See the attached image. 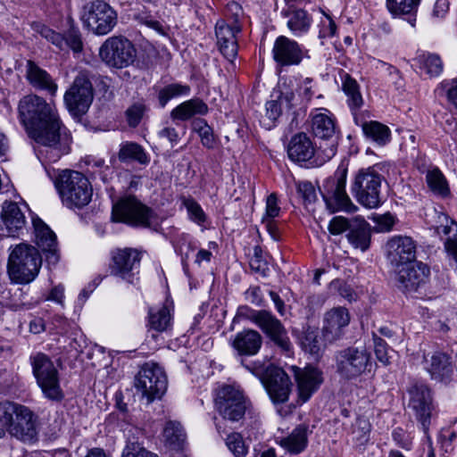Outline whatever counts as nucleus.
<instances>
[{
  "mask_svg": "<svg viewBox=\"0 0 457 457\" xmlns=\"http://www.w3.org/2000/svg\"><path fill=\"white\" fill-rule=\"evenodd\" d=\"M21 123L37 144L53 145L62 129L57 111L46 99L35 94L23 96L18 104Z\"/></svg>",
  "mask_w": 457,
  "mask_h": 457,
  "instance_id": "f257e3e1",
  "label": "nucleus"
},
{
  "mask_svg": "<svg viewBox=\"0 0 457 457\" xmlns=\"http://www.w3.org/2000/svg\"><path fill=\"white\" fill-rule=\"evenodd\" d=\"M348 173V161L342 160L333 176L328 177L320 187L316 182L326 207L331 212H345L353 213L358 207L353 203L346 193V178Z\"/></svg>",
  "mask_w": 457,
  "mask_h": 457,
  "instance_id": "f03ea898",
  "label": "nucleus"
},
{
  "mask_svg": "<svg viewBox=\"0 0 457 457\" xmlns=\"http://www.w3.org/2000/svg\"><path fill=\"white\" fill-rule=\"evenodd\" d=\"M29 364L43 397L53 403H61L65 394L61 386L59 370L52 358L37 352L29 356Z\"/></svg>",
  "mask_w": 457,
  "mask_h": 457,
  "instance_id": "7ed1b4c3",
  "label": "nucleus"
},
{
  "mask_svg": "<svg viewBox=\"0 0 457 457\" xmlns=\"http://www.w3.org/2000/svg\"><path fill=\"white\" fill-rule=\"evenodd\" d=\"M42 257L38 250L29 244H19L12 250L7 264L10 278L18 284L33 281L41 268Z\"/></svg>",
  "mask_w": 457,
  "mask_h": 457,
  "instance_id": "20e7f679",
  "label": "nucleus"
},
{
  "mask_svg": "<svg viewBox=\"0 0 457 457\" xmlns=\"http://www.w3.org/2000/svg\"><path fill=\"white\" fill-rule=\"evenodd\" d=\"M380 164L360 169L351 184V192L356 201L369 209H376L382 203L381 184L384 179L380 174Z\"/></svg>",
  "mask_w": 457,
  "mask_h": 457,
  "instance_id": "39448f33",
  "label": "nucleus"
},
{
  "mask_svg": "<svg viewBox=\"0 0 457 457\" xmlns=\"http://www.w3.org/2000/svg\"><path fill=\"white\" fill-rule=\"evenodd\" d=\"M62 204L68 208H82L92 197V187L88 179L79 171L62 170L54 181Z\"/></svg>",
  "mask_w": 457,
  "mask_h": 457,
  "instance_id": "423d86ee",
  "label": "nucleus"
},
{
  "mask_svg": "<svg viewBox=\"0 0 457 457\" xmlns=\"http://www.w3.org/2000/svg\"><path fill=\"white\" fill-rule=\"evenodd\" d=\"M407 394L408 408L412 411L420 428L428 436L436 411L433 392L426 383L416 381L407 388Z\"/></svg>",
  "mask_w": 457,
  "mask_h": 457,
  "instance_id": "0eeeda50",
  "label": "nucleus"
},
{
  "mask_svg": "<svg viewBox=\"0 0 457 457\" xmlns=\"http://www.w3.org/2000/svg\"><path fill=\"white\" fill-rule=\"evenodd\" d=\"M328 230L333 235L346 233L348 242L362 252L367 251L371 242V227L361 216L345 218L334 217L328 224Z\"/></svg>",
  "mask_w": 457,
  "mask_h": 457,
  "instance_id": "6e6552de",
  "label": "nucleus"
},
{
  "mask_svg": "<svg viewBox=\"0 0 457 457\" xmlns=\"http://www.w3.org/2000/svg\"><path fill=\"white\" fill-rule=\"evenodd\" d=\"M337 372L345 379H353L370 370L372 359L365 346H348L335 353Z\"/></svg>",
  "mask_w": 457,
  "mask_h": 457,
  "instance_id": "1a4fd4ad",
  "label": "nucleus"
},
{
  "mask_svg": "<svg viewBox=\"0 0 457 457\" xmlns=\"http://www.w3.org/2000/svg\"><path fill=\"white\" fill-rule=\"evenodd\" d=\"M214 403L219 414L232 423L240 422L251 405L242 391L228 385L217 390Z\"/></svg>",
  "mask_w": 457,
  "mask_h": 457,
  "instance_id": "9d476101",
  "label": "nucleus"
},
{
  "mask_svg": "<svg viewBox=\"0 0 457 457\" xmlns=\"http://www.w3.org/2000/svg\"><path fill=\"white\" fill-rule=\"evenodd\" d=\"M81 20L94 34L104 36L116 26L118 15L109 4L96 0L84 6Z\"/></svg>",
  "mask_w": 457,
  "mask_h": 457,
  "instance_id": "9b49d317",
  "label": "nucleus"
},
{
  "mask_svg": "<svg viewBox=\"0 0 457 457\" xmlns=\"http://www.w3.org/2000/svg\"><path fill=\"white\" fill-rule=\"evenodd\" d=\"M154 216L153 210L134 195L123 197L112 206V220L114 221L149 228Z\"/></svg>",
  "mask_w": 457,
  "mask_h": 457,
  "instance_id": "f8f14e48",
  "label": "nucleus"
},
{
  "mask_svg": "<svg viewBox=\"0 0 457 457\" xmlns=\"http://www.w3.org/2000/svg\"><path fill=\"white\" fill-rule=\"evenodd\" d=\"M137 391L148 403L162 396L167 389V378L162 367L154 362L145 363L135 378Z\"/></svg>",
  "mask_w": 457,
  "mask_h": 457,
  "instance_id": "ddd939ff",
  "label": "nucleus"
},
{
  "mask_svg": "<svg viewBox=\"0 0 457 457\" xmlns=\"http://www.w3.org/2000/svg\"><path fill=\"white\" fill-rule=\"evenodd\" d=\"M99 54L107 65L121 69L135 62L137 50L127 37L114 36L104 41L100 47Z\"/></svg>",
  "mask_w": 457,
  "mask_h": 457,
  "instance_id": "4468645a",
  "label": "nucleus"
},
{
  "mask_svg": "<svg viewBox=\"0 0 457 457\" xmlns=\"http://www.w3.org/2000/svg\"><path fill=\"white\" fill-rule=\"evenodd\" d=\"M94 99L93 85L86 73L80 72L65 92L64 104L73 116L85 114Z\"/></svg>",
  "mask_w": 457,
  "mask_h": 457,
  "instance_id": "2eb2a0df",
  "label": "nucleus"
},
{
  "mask_svg": "<svg viewBox=\"0 0 457 457\" xmlns=\"http://www.w3.org/2000/svg\"><path fill=\"white\" fill-rule=\"evenodd\" d=\"M246 318L254 323L283 352L291 351L287 332L279 320L266 310H249Z\"/></svg>",
  "mask_w": 457,
  "mask_h": 457,
  "instance_id": "dca6fc26",
  "label": "nucleus"
},
{
  "mask_svg": "<svg viewBox=\"0 0 457 457\" xmlns=\"http://www.w3.org/2000/svg\"><path fill=\"white\" fill-rule=\"evenodd\" d=\"M251 370L256 376H262V382L274 403H283L288 400L292 383L283 369L270 365L264 370Z\"/></svg>",
  "mask_w": 457,
  "mask_h": 457,
  "instance_id": "f3484780",
  "label": "nucleus"
},
{
  "mask_svg": "<svg viewBox=\"0 0 457 457\" xmlns=\"http://www.w3.org/2000/svg\"><path fill=\"white\" fill-rule=\"evenodd\" d=\"M141 253L136 249H118L112 253L110 264L111 274L120 278L129 284L138 282Z\"/></svg>",
  "mask_w": 457,
  "mask_h": 457,
  "instance_id": "a211bd4d",
  "label": "nucleus"
},
{
  "mask_svg": "<svg viewBox=\"0 0 457 457\" xmlns=\"http://www.w3.org/2000/svg\"><path fill=\"white\" fill-rule=\"evenodd\" d=\"M422 364L431 380L443 384H448L453 380L456 366L448 353L436 350L424 353Z\"/></svg>",
  "mask_w": 457,
  "mask_h": 457,
  "instance_id": "6ab92c4d",
  "label": "nucleus"
},
{
  "mask_svg": "<svg viewBox=\"0 0 457 457\" xmlns=\"http://www.w3.org/2000/svg\"><path fill=\"white\" fill-rule=\"evenodd\" d=\"M8 433L23 443L35 444L38 441V416L28 406L22 405Z\"/></svg>",
  "mask_w": 457,
  "mask_h": 457,
  "instance_id": "aec40b11",
  "label": "nucleus"
},
{
  "mask_svg": "<svg viewBox=\"0 0 457 457\" xmlns=\"http://www.w3.org/2000/svg\"><path fill=\"white\" fill-rule=\"evenodd\" d=\"M33 241L45 255L49 265H55L59 261V248L55 233L40 218L33 217Z\"/></svg>",
  "mask_w": 457,
  "mask_h": 457,
  "instance_id": "412c9836",
  "label": "nucleus"
},
{
  "mask_svg": "<svg viewBox=\"0 0 457 457\" xmlns=\"http://www.w3.org/2000/svg\"><path fill=\"white\" fill-rule=\"evenodd\" d=\"M397 269V280L399 287L405 294L415 293L428 280L429 267L421 262H414L411 264L401 266Z\"/></svg>",
  "mask_w": 457,
  "mask_h": 457,
  "instance_id": "4be33fe9",
  "label": "nucleus"
},
{
  "mask_svg": "<svg viewBox=\"0 0 457 457\" xmlns=\"http://www.w3.org/2000/svg\"><path fill=\"white\" fill-rule=\"evenodd\" d=\"M387 258L395 268L416 261V243L410 237L395 236L386 243Z\"/></svg>",
  "mask_w": 457,
  "mask_h": 457,
  "instance_id": "5701e85b",
  "label": "nucleus"
},
{
  "mask_svg": "<svg viewBox=\"0 0 457 457\" xmlns=\"http://www.w3.org/2000/svg\"><path fill=\"white\" fill-rule=\"evenodd\" d=\"M240 31L241 28L238 25H228L222 20L218 21L215 26L218 49L224 58L230 62H233L237 56V35Z\"/></svg>",
  "mask_w": 457,
  "mask_h": 457,
  "instance_id": "b1692460",
  "label": "nucleus"
},
{
  "mask_svg": "<svg viewBox=\"0 0 457 457\" xmlns=\"http://www.w3.org/2000/svg\"><path fill=\"white\" fill-rule=\"evenodd\" d=\"M350 315L347 309L337 307L328 312L324 318L322 339L326 344H332L339 339L342 329L349 324Z\"/></svg>",
  "mask_w": 457,
  "mask_h": 457,
  "instance_id": "393cba45",
  "label": "nucleus"
},
{
  "mask_svg": "<svg viewBox=\"0 0 457 457\" xmlns=\"http://www.w3.org/2000/svg\"><path fill=\"white\" fill-rule=\"evenodd\" d=\"M288 157L302 167L312 168L314 161V147L312 142L305 133L295 135L287 145Z\"/></svg>",
  "mask_w": 457,
  "mask_h": 457,
  "instance_id": "a878e982",
  "label": "nucleus"
},
{
  "mask_svg": "<svg viewBox=\"0 0 457 457\" xmlns=\"http://www.w3.org/2000/svg\"><path fill=\"white\" fill-rule=\"evenodd\" d=\"M272 54L274 61L281 66L298 64L302 60V52L297 43L285 36L276 39Z\"/></svg>",
  "mask_w": 457,
  "mask_h": 457,
  "instance_id": "bb28decb",
  "label": "nucleus"
},
{
  "mask_svg": "<svg viewBox=\"0 0 457 457\" xmlns=\"http://www.w3.org/2000/svg\"><path fill=\"white\" fill-rule=\"evenodd\" d=\"M337 76L341 82V89L346 96V104L351 112L360 111L364 104L361 87L348 72L340 69Z\"/></svg>",
  "mask_w": 457,
  "mask_h": 457,
  "instance_id": "cd10ccee",
  "label": "nucleus"
},
{
  "mask_svg": "<svg viewBox=\"0 0 457 457\" xmlns=\"http://www.w3.org/2000/svg\"><path fill=\"white\" fill-rule=\"evenodd\" d=\"M26 78L35 88L47 91L51 96H55L57 84L46 71L41 69L31 60L27 61Z\"/></svg>",
  "mask_w": 457,
  "mask_h": 457,
  "instance_id": "c85d7f7f",
  "label": "nucleus"
},
{
  "mask_svg": "<svg viewBox=\"0 0 457 457\" xmlns=\"http://www.w3.org/2000/svg\"><path fill=\"white\" fill-rule=\"evenodd\" d=\"M420 2L421 0H386V7L393 18L403 19L415 28Z\"/></svg>",
  "mask_w": 457,
  "mask_h": 457,
  "instance_id": "c756f323",
  "label": "nucleus"
},
{
  "mask_svg": "<svg viewBox=\"0 0 457 457\" xmlns=\"http://www.w3.org/2000/svg\"><path fill=\"white\" fill-rule=\"evenodd\" d=\"M297 384L299 403H306L314 391V366L307 364L303 369L291 366Z\"/></svg>",
  "mask_w": 457,
  "mask_h": 457,
  "instance_id": "7c9ffc66",
  "label": "nucleus"
},
{
  "mask_svg": "<svg viewBox=\"0 0 457 457\" xmlns=\"http://www.w3.org/2000/svg\"><path fill=\"white\" fill-rule=\"evenodd\" d=\"M262 345V337L253 329H245L238 332L233 342L232 346L240 355H254Z\"/></svg>",
  "mask_w": 457,
  "mask_h": 457,
  "instance_id": "2f4dec72",
  "label": "nucleus"
},
{
  "mask_svg": "<svg viewBox=\"0 0 457 457\" xmlns=\"http://www.w3.org/2000/svg\"><path fill=\"white\" fill-rule=\"evenodd\" d=\"M1 218L7 229L9 237H15L26 223L25 216L14 202H4Z\"/></svg>",
  "mask_w": 457,
  "mask_h": 457,
  "instance_id": "473e14b6",
  "label": "nucleus"
},
{
  "mask_svg": "<svg viewBox=\"0 0 457 457\" xmlns=\"http://www.w3.org/2000/svg\"><path fill=\"white\" fill-rule=\"evenodd\" d=\"M440 224L435 227V233L444 241L447 253L457 248V222L445 213L438 215Z\"/></svg>",
  "mask_w": 457,
  "mask_h": 457,
  "instance_id": "72a5a7b5",
  "label": "nucleus"
},
{
  "mask_svg": "<svg viewBox=\"0 0 457 457\" xmlns=\"http://www.w3.org/2000/svg\"><path fill=\"white\" fill-rule=\"evenodd\" d=\"M208 112L207 104L200 98H192L179 104L170 112L173 120H187L195 115H204Z\"/></svg>",
  "mask_w": 457,
  "mask_h": 457,
  "instance_id": "f704fd0d",
  "label": "nucleus"
},
{
  "mask_svg": "<svg viewBox=\"0 0 457 457\" xmlns=\"http://www.w3.org/2000/svg\"><path fill=\"white\" fill-rule=\"evenodd\" d=\"M361 130L367 140L380 147L386 145L392 138L388 126L378 120L362 123Z\"/></svg>",
  "mask_w": 457,
  "mask_h": 457,
  "instance_id": "c9c22d12",
  "label": "nucleus"
},
{
  "mask_svg": "<svg viewBox=\"0 0 457 457\" xmlns=\"http://www.w3.org/2000/svg\"><path fill=\"white\" fill-rule=\"evenodd\" d=\"M337 145V135L318 137L316 139V167L323 165L335 156Z\"/></svg>",
  "mask_w": 457,
  "mask_h": 457,
  "instance_id": "e433bc0d",
  "label": "nucleus"
},
{
  "mask_svg": "<svg viewBox=\"0 0 457 457\" xmlns=\"http://www.w3.org/2000/svg\"><path fill=\"white\" fill-rule=\"evenodd\" d=\"M148 325L151 329L165 332L172 326L171 314L167 306L150 308L148 311Z\"/></svg>",
  "mask_w": 457,
  "mask_h": 457,
  "instance_id": "4c0bfd02",
  "label": "nucleus"
},
{
  "mask_svg": "<svg viewBox=\"0 0 457 457\" xmlns=\"http://www.w3.org/2000/svg\"><path fill=\"white\" fill-rule=\"evenodd\" d=\"M426 181L428 187L435 195L443 198L450 195L451 191L446 178L438 168L428 170Z\"/></svg>",
  "mask_w": 457,
  "mask_h": 457,
  "instance_id": "58836bf2",
  "label": "nucleus"
},
{
  "mask_svg": "<svg viewBox=\"0 0 457 457\" xmlns=\"http://www.w3.org/2000/svg\"><path fill=\"white\" fill-rule=\"evenodd\" d=\"M307 436L304 428H296L287 436L279 440V445L288 453L296 454L301 453L306 446Z\"/></svg>",
  "mask_w": 457,
  "mask_h": 457,
  "instance_id": "ea45409f",
  "label": "nucleus"
},
{
  "mask_svg": "<svg viewBox=\"0 0 457 457\" xmlns=\"http://www.w3.org/2000/svg\"><path fill=\"white\" fill-rule=\"evenodd\" d=\"M326 135H337L335 117L328 109L316 108V139Z\"/></svg>",
  "mask_w": 457,
  "mask_h": 457,
  "instance_id": "a19ab883",
  "label": "nucleus"
},
{
  "mask_svg": "<svg viewBox=\"0 0 457 457\" xmlns=\"http://www.w3.org/2000/svg\"><path fill=\"white\" fill-rule=\"evenodd\" d=\"M163 437L171 449L179 450L186 440V434L180 423L169 421L164 427Z\"/></svg>",
  "mask_w": 457,
  "mask_h": 457,
  "instance_id": "79ce46f5",
  "label": "nucleus"
},
{
  "mask_svg": "<svg viewBox=\"0 0 457 457\" xmlns=\"http://www.w3.org/2000/svg\"><path fill=\"white\" fill-rule=\"evenodd\" d=\"M119 159L120 162L136 161L141 164H147L149 158L141 145L136 143H126L120 146L119 151Z\"/></svg>",
  "mask_w": 457,
  "mask_h": 457,
  "instance_id": "37998d69",
  "label": "nucleus"
},
{
  "mask_svg": "<svg viewBox=\"0 0 457 457\" xmlns=\"http://www.w3.org/2000/svg\"><path fill=\"white\" fill-rule=\"evenodd\" d=\"M297 197L309 213L314 212V186L308 180L295 181Z\"/></svg>",
  "mask_w": 457,
  "mask_h": 457,
  "instance_id": "c03bdc74",
  "label": "nucleus"
},
{
  "mask_svg": "<svg viewBox=\"0 0 457 457\" xmlns=\"http://www.w3.org/2000/svg\"><path fill=\"white\" fill-rule=\"evenodd\" d=\"M190 87L180 83L169 84L160 89L158 93V101L162 108L165 107L171 99L187 96L190 93Z\"/></svg>",
  "mask_w": 457,
  "mask_h": 457,
  "instance_id": "a18cd8bd",
  "label": "nucleus"
},
{
  "mask_svg": "<svg viewBox=\"0 0 457 457\" xmlns=\"http://www.w3.org/2000/svg\"><path fill=\"white\" fill-rule=\"evenodd\" d=\"M22 404L10 401L0 402V427L8 432Z\"/></svg>",
  "mask_w": 457,
  "mask_h": 457,
  "instance_id": "49530a36",
  "label": "nucleus"
},
{
  "mask_svg": "<svg viewBox=\"0 0 457 457\" xmlns=\"http://www.w3.org/2000/svg\"><path fill=\"white\" fill-rule=\"evenodd\" d=\"M311 23L312 18L307 15L306 12L297 9L291 13L287 26L295 34H301L310 29Z\"/></svg>",
  "mask_w": 457,
  "mask_h": 457,
  "instance_id": "de8ad7c7",
  "label": "nucleus"
},
{
  "mask_svg": "<svg viewBox=\"0 0 457 457\" xmlns=\"http://www.w3.org/2000/svg\"><path fill=\"white\" fill-rule=\"evenodd\" d=\"M271 97L266 103V116L270 120L275 121L282 113V105L284 104L288 105L290 98L282 93H277L276 96L272 95Z\"/></svg>",
  "mask_w": 457,
  "mask_h": 457,
  "instance_id": "09e8293b",
  "label": "nucleus"
},
{
  "mask_svg": "<svg viewBox=\"0 0 457 457\" xmlns=\"http://www.w3.org/2000/svg\"><path fill=\"white\" fill-rule=\"evenodd\" d=\"M180 201L187 209L188 217L192 221L198 225H202L205 222L206 214L201 205L193 197L181 196Z\"/></svg>",
  "mask_w": 457,
  "mask_h": 457,
  "instance_id": "8fccbe9b",
  "label": "nucleus"
},
{
  "mask_svg": "<svg viewBox=\"0 0 457 457\" xmlns=\"http://www.w3.org/2000/svg\"><path fill=\"white\" fill-rule=\"evenodd\" d=\"M371 425L366 419H358L353 428V440L356 445L363 446L370 441Z\"/></svg>",
  "mask_w": 457,
  "mask_h": 457,
  "instance_id": "3c124183",
  "label": "nucleus"
},
{
  "mask_svg": "<svg viewBox=\"0 0 457 457\" xmlns=\"http://www.w3.org/2000/svg\"><path fill=\"white\" fill-rule=\"evenodd\" d=\"M422 69L429 77H437L443 72V62L438 54H428L421 58Z\"/></svg>",
  "mask_w": 457,
  "mask_h": 457,
  "instance_id": "603ef678",
  "label": "nucleus"
},
{
  "mask_svg": "<svg viewBox=\"0 0 457 457\" xmlns=\"http://www.w3.org/2000/svg\"><path fill=\"white\" fill-rule=\"evenodd\" d=\"M249 265L251 270L262 278L269 275L270 268L268 262L262 257V251L260 246H255L253 255L250 259Z\"/></svg>",
  "mask_w": 457,
  "mask_h": 457,
  "instance_id": "864d4df0",
  "label": "nucleus"
},
{
  "mask_svg": "<svg viewBox=\"0 0 457 457\" xmlns=\"http://www.w3.org/2000/svg\"><path fill=\"white\" fill-rule=\"evenodd\" d=\"M226 445L235 457H245L247 448L239 433H231L226 439Z\"/></svg>",
  "mask_w": 457,
  "mask_h": 457,
  "instance_id": "5fc2aeb1",
  "label": "nucleus"
},
{
  "mask_svg": "<svg viewBox=\"0 0 457 457\" xmlns=\"http://www.w3.org/2000/svg\"><path fill=\"white\" fill-rule=\"evenodd\" d=\"M373 343H374V352L376 358L379 362L383 365L387 366L391 363L390 356L388 354V351L391 350L386 342L379 337L378 335L373 333L372 336Z\"/></svg>",
  "mask_w": 457,
  "mask_h": 457,
  "instance_id": "6e6d98bb",
  "label": "nucleus"
},
{
  "mask_svg": "<svg viewBox=\"0 0 457 457\" xmlns=\"http://www.w3.org/2000/svg\"><path fill=\"white\" fill-rule=\"evenodd\" d=\"M121 457H158V455L146 450L138 442L128 441Z\"/></svg>",
  "mask_w": 457,
  "mask_h": 457,
  "instance_id": "4d7b16f0",
  "label": "nucleus"
},
{
  "mask_svg": "<svg viewBox=\"0 0 457 457\" xmlns=\"http://www.w3.org/2000/svg\"><path fill=\"white\" fill-rule=\"evenodd\" d=\"M37 31L46 40L51 42L53 45H54L56 47H58L60 50L65 49V42H64V36L55 32L52 29L45 26V25H38Z\"/></svg>",
  "mask_w": 457,
  "mask_h": 457,
  "instance_id": "13d9d810",
  "label": "nucleus"
},
{
  "mask_svg": "<svg viewBox=\"0 0 457 457\" xmlns=\"http://www.w3.org/2000/svg\"><path fill=\"white\" fill-rule=\"evenodd\" d=\"M320 12L324 15V18L320 21L319 24V37H331L336 33L337 25L335 21L332 20L331 16L328 13L325 12V11L322 8H320Z\"/></svg>",
  "mask_w": 457,
  "mask_h": 457,
  "instance_id": "bf43d9fd",
  "label": "nucleus"
},
{
  "mask_svg": "<svg viewBox=\"0 0 457 457\" xmlns=\"http://www.w3.org/2000/svg\"><path fill=\"white\" fill-rule=\"evenodd\" d=\"M65 49L70 48L74 53H79L83 49V43L79 30L71 28L64 36Z\"/></svg>",
  "mask_w": 457,
  "mask_h": 457,
  "instance_id": "052dcab7",
  "label": "nucleus"
},
{
  "mask_svg": "<svg viewBox=\"0 0 457 457\" xmlns=\"http://www.w3.org/2000/svg\"><path fill=\"white\" fill-rule=\"evenodd\" d=\"M62 140V129L60 130V137L56 143L53 145L41 144L43 146L47 147L46 150V156L48 162H54L58 161L61 156L66 153H68L67 147L62 145L61 143Z\"/></svg>",
  "mask_w": 457,
  "mask_h": 457,
  "instance_id": "680f3d73",
  "label": "nucleus"
},
{
  "mask_svg": "<svg viewBox=\"0 0 457 457\" xmlns=\"http://www.w3.org/2000/svg\"><path fill=\"white\" fill-rule=\"evenodd\" d=\"M392 439L398 447L403 450H411L412 445V437L410 433L403 428L396 427L393 429Z\"/></svg>",
  "mask_w": 457,
  "mask_h": 457,
  "instance_id": "e2e57ef3",
  "label": "nucleus"
},
{
  "mask_svg": "<svg viewBox=\"0 0 457 457\" xmlns=\"http://www.w3.org/2000/svg\"><path fill=\"white\" fill-rule=\"evenodd\" d=\"M83 161L87 167L99 170V176L101 179L104 183L107 182V172L111 171V169L108 165H105V161L104 159L87 155Z\"/></svg>",
  "mask_w": 457,
  "mask_h": 457,
  "instance_id": "0e129e2a",
  "label": "nucleus"
},
{
  "mask_svg": "<svg viewBox=\"0 0 457 457\" xmlns=\"http://www.w3.org/2000/svg\"><path fill=\"white\" fill-rule=\"evenodd\" d=\"M440 86L445 90L447 102L457 112V77L452 79H444Z\"/></svg>",
  "mask_w": 457,
  "mask_h": 457,
  "instance_id": "69168bd1",
  "label": "nucleus"
},
{
  "mask_svg": "<svg viewBox=\"0 0 457 457\" xmlns=\"http://www.w3.org/2000/svg\"><path fill=\"white\" fill-rule=\"evenodd\" d=\"M375 222L381 231L388 232L393 228L395 223V217L390 212H386L385 214L378 215L375 219Z\"/></svg>",
  "mask_w": 457,
  "mask_h": 457,
  "instance_id": "338daca9",
  "label": "nucleus"
},
{
  "mask_svg": "<svg viewBox=\"0 0 457 457\" xmlns=\"http://www.w3.org/2000/svg\"><path fill=\"white\" fill-rule=\"evenodd\" d=\"M245 298L252 303L260 306L262 303V295L260 287H250L245 293Z\"/></svg>",
  "mask_w": 457,
  "mask_h": 457,
  "instance_id": "774afa93",
  "label": "nucleus"
}]
</instances>
